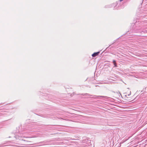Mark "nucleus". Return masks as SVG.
I'll use <instances>...</instances> for the list:
<instances>
[{
	"instance_id": "nucleus-2",
	"label": "nucleus",
	"mask_w": 147,
	"mask_h": 147,
	"mask_svg": "<svg viewBox=\"0 0 147 147\" xmlns=\"http://www.w3.org/2000/svg\"><path fill=\"white\" fill-rule=\"evenodd\" d=\"M99 53H100L99 52H97L94 53L92 55V56L93 57H96L97 55H98L99 54Z\"/></svg>"
},
{
	"instance_id": "nucleus-3",
	"label": "nucleus",
	"mask_w": 147,
	"mask_h": 147,
	"mask_svg": "<svg viewBox=\"0 0 147 147\" xmlns=\"http://www.w3.org/2000/svg\"><path fill=\"white\" fill-rule=\"evenodd\" d=\"M113 63L115 67H117V66L115 61L113 60Z\"/></svg>"
},
{
	"instance_id": "nucleus-6",
	"label": "nucleus",
	"mask_w": 147,
	"mask_h": 147,
	"mask_svg": "<svg viewBox=\"0 0 147 147\" xmlns=\"http://www.w3.org/2000/svg\"><path fill=\"white\" fill-rule=\"evenodd\" d=\"M119 145H120V144H119Z\"/></svg>"
},
{
	"instance_id": "nucleus-4",
	"label": "nucleus",
	"mask_w": 147,
	"mask_h": 147,
	"mask_svg": "<svg viewBox=\"0 0 147 147\" xmlns=\"http://www.w3.org/2000/svg\"><path fill=\"white\" fill-rule=\"evenodd\" d=\"M131 94V92H130L129 93V94H128V96H129V95H130Z\"/></svg>"
},
{
	"instance_id": "nucleus-1",
	"label": "nucleus",
	"mask_w": 147,
	"mask_h": 147,
	"mask_svg": "<svg viewBox=\"0 0 147 147\" xmlns=\"http://www.w3.org/2000/svg\"><path fill=\"white\" fill-rule=\"evenodd\" d=\"M14 137L16 139V140H22L23 141H25L26 142V144L27 145H30L32 144V142L30 141H26L25 140H23L22 139V138L23 137L24 138V137L22 135H16Z\"/></svg>"
},
{
	"instance_id": "nucleus-5",
	"label": "nucleus",
	"mask_w": 147,
	"mask_h": 147,
	"mask_svg": "<svg viewBox=\"0 0 147 147\" xmlns=\"http://www.w3.org/2000/svg\"><path fill=\"white\" fill-rule=\"evenodd\" d=\"M84 145H86V144H83V146H82V147L83 146H84Z\"/></svg>"
}]
</instances>
